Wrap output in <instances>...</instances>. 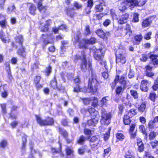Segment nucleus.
<instances>
[{"mask_svg": "<svg viewBox=\"0 0 158 158\" xmlns=\"http://www.w3.org/2000/svg\"><path fill=\"white\" fill-rule=\"evenodd\" d=\"M122 71L119 70L117 71V73L114 81L110 84V85L112 90L115 88L118 82L120 84H125V80L126 79V73L123 74L120 77L119 75L121 73Z\"/></svg>", "mask_w": 158, "mask_h": 158, "instance_id": "obj_5", "label": "nucleus"}, {"mask_svg": "<svg viewBox=\"0 0 158 158\" xmlns=\"http://www.w3.org/2000/svg\"><path fill=\"white\" fill-rule=\"evenodd\" d=\"M87 5L86 7L89 8V10L87 11V8L85 9V13L89 14L91 12V9L93 7L94 5L93 1V0H87Z\"/></svg>", "mask_w": 158, "mask_h": 158, "instance_id": "obj_36", "label": "nucleus"}, {"mask_svg": "<svg viewBox=\"0 0 158 158\" xmlns=\"http://www.w3.org/2000/svg\"><path fill=\"white\" fill-rule=\"evenodd\" d=\"M73 6L77 10L81 9L82 7V5L77 1H75L73 3Z\"/></svg>", "mask_w": 158, "mask_h": 158, "instance_id": "obj_60", "label": "nucleus"}, {"mask_svg": "<svg viewBox=\"0 0 158 158\" xmlns=\"http://www.w3.org/2000/svg\"><path fill=\"white\" fill-rule=\"evenodd\" d=\"M69 123L68 119L66 118L62 119L61 122V124L64 127H69Z\"/></svg>", "mask_w": 158, "mask_h": 158, "instance_id": "obj_62", "label": "nucleus"}, {"mask_svg": "<svg viewBox=\"0 0 158 158\" xmlns=\"http://www.w3.org/2000/svg\"><path fill=\"white\" fill-rule=\"evenodd\" d=\"M102 49L94 48L93 49L92 52L93 53V56L94 59L99 61V60L103 59L104 55L102 52Z\"/></svg>", "mask_w": 158, "mask_h": 158, "instance_id": "obj_17", "label": "nucleus"}, {"mask_svg": "<svg viewBox=\"0 0 158 158\" xmlns=\"http://www.w3.org/2000/svg\"><path fill=\"white\" fill-rule=\"evenodd\" d=\"M66 155V156L73 155L74 153V151L71 147H67L65 149Z\"/></svg>", "mask_w": 158, "mask_h": 158, "instance_id": "obj_46", "label": "nucleus"}, {"mask_svg": "<svg viewBox=\"0 0 158 158\" xmlns=\"http://www.w3.org/2000/svg\"><path fill=\"white\" fill-rule=\"evenodd\" d=\"M118 10L122 13L124 12L125 10L127 9L126 5L124 2H122L118 7Z\"/></svg>", "mask_w": 158, "mask_h": 158, "instance_id": "obj_53", "label": "nucleus"}, {"mask_svg": "<svg viewBox=\"0 0 158 158\" xmlns=\"http://www.w3.org/2000/svg\"><path fill=\"white\" fill-rule=\"evenodd\" d=\"M73 81L74 83L75 84L73 88V91L76 92L80 91L82 88L80 85L81 82L80 77L79 76H76L73 79Z\"/></svg>", "mask_w": 158, "mask_h": 158, "instance_id": "obj_18", "label": "nucleus"}, {"mask_svg": "<svg viewBox=\"0 0 158 158\" xmlns=\"http://www.w3.org/2000/svg\"><path fill=\"white\" fill-rule=\"evenodd\" d=\"M126 54L125 48L122 45L120 46L118 48V53L115 54L116 63L120 64H125L127 61Z\"/></svg>", "mask_w": 158, "mask_h": 158, "instance_id": "obj_4", "label": "nucleus"}, {"mask_svg": "<svg viewBox=\"0 0 158 158\" xmlns=\"http://www.w3.org/2000/svg\"><path fill=\"white\" fill-rule=\"evenodd\" d=\"M86 146V145H85L77 149V151L78 154L80 155H83L85 152V147Z\"/></svg>", "mask_w": 158, "mask_h": 158, "instance_id": "obj_57", "label": "nucleus"}, {"mask_svg": "<svg viewBox=\"0 0 158 158\" xmlns=\"http://www.w3.org/2000/svg\"><path fill=\"white\" fill-rule=\"evenodd\" d=\"M139 14L137 12L134 13L133 14V18L131 22L134 23H138L139 21Z\"/></svg>", "mask_w": 158, "mask_h": 158, "instance_id": "obj_48", "label": "nucleus"}, {"mask_svg": "<svg viewBox=\"0 0 158 158\" xmlns=\"http://www.w3.org/2000/svg\"><path fill=\"white\" fill-rule=\"evenodd\" d=\"M87 44H93L97 42V40L94 37H91L89 39H86Z\"/></svg>", "mask_w": 158, "mask_h": 158, "instance_id": "obj_49", "label": "nucleus"}, {"mask_svg": "<svg viewBox=\"0 0 158 158\" xmlns=\"http://www.w3.org/2000/svg\"><path fill=\"white\" fill-rule=\"evenodd\" d=\"M143 39V36L141 33L135 35L133 37V39L132 41L134 45H139L142 42Z\"/></svg>", "mask_w": 158, "mask_h": 158, "instance_id": "obj_20", "label": "nucleus"}, {"mask_svg": "<svg viewBox=\"0 0 158 158\" xmlns=\"http://www.w3.org/2000/svg\"><path fill=\"white\" fill-rule=\"evenodd\" d=\"M131 116L127 114H125L123 118V123L125 125H129L131 122Z\"/></svg>", "mask_w": 158, "mask_h": 158, "instance_id": "obj_33", "label": "nucleus"}, {"mask_svg": "<svg viewBox=\"0 0 158 158\" xmlns=\"http://www.w3.org/2000/svg\"><path fill=\"white\" fill-rule=\"evenodd\" d=\"M152 35V31H148L143 36V38L146 40H149L151 39Z\"/></svg>", "mask_w": 158, "mask_h": 158, "instance_id": "obj_61", "label": "nucleus"}, {"mask_svg": "<svg viewBox=\"0 0 158 158\" xmlns=\"http://www.w3.org/2000/svg\"><path fill=\"white\" fill-rule=\"evenodd\" d=\"M19 124L18 121L15 120L11 122L10 124V125L12 129H14Z\"/></svg>", "mask_w": 158, "mask_h": 158, "instance_id": "obj_64", "label": "nucleus"}, {"mask_svg": "<svg viewBox=\"0 0 158 158\" xmlns=\"http://www.w3.org/2000/svg\"><path fill=\"white\" fill-rule=\"evenodd\" d=\"M148 81L147 80H142L141 82L140 88V89L143 92H147L149 90Z\"/></svg>", "mask_w": 158, "mask_h": 158, "instance_id": "obj_21", "label": "nucleus"}, {"mask_svg": "<svg viewBox=\"0 0 158 158\" xmlns=\"http://www.w3.org/2000/svg\"><path fill=\"white\" fill-rule=\"evenodd\" d=\"M87 138L85 136L83 135H81L77 139L76 143L78 144L82 145L84 144Z\"/></svg>", "mask_w": 158, "mask_h": 158, "instance_id": "obj_35", "label": "nucleus"}, {"mask_svg": "<svg viewBox=\"0 0 158 158\" xmlns=\"http://www.w3.org/2000/svg\"><path fill=\"white\" fill-rule=\"evenodd\" d=\"M158 134V133L154 131H151L149 135V139L150 140L154 139Z\"/></svg>", "mask_w": 158, "mask_h": 158, "instance_id": "obj_52", "label": "nucleus"}, {"mask_svg": "<svg viewBox=\"0 0 158 158\" xmlns=\"http://www.w3.org/2000/svg\"><path fill=\"white\" fill-rule=\"evenodd\" d=\"M64 11L68 16L73 19L74 18L76 14V13L74 11V8L73 7H65Z\"/></svg>", "mask_w": 158, "mask_h": 158, "instance_id": "obj_22", "label": "nucleus"}, {"mask_svg": "<svg viewBox=\"0 0 158 158\" xmlns=\"http://www.w3.org/2000/svg\"><path fill=\"white\" fill-rule=\"evenodd\" d=\"M91 34V31L90 29V26L89 25L85 26V28L84 34L85 36H87Z\"/></svg>", "mask_w": 158, "mask_h": 158, "instance_id": "obj_51", "label": "nucleus"}, {"mask_svg": "<svg viewBox=\"0 0 158 158\" xmlns=\"http://www.w3.org/2000/svg\"><path fill=\"white\" fill-rule=\"evenodd\" d=\"M146 103L145 102H142L139 106L137 109L139 112L141 113L145 112L146 111Z\"/></svg>", "mask_w": 158, "mask_h": 158, "instance_id": "obj_32", "label": "nucleus"}, {"mask_svg": "<svg viewBox=\"0 0 158 158\" xmlns=\"http://www.w3.org/2000/svg\"><path fill=\"white\" fill-rule=\"evenodd\" d=\"M117 30L120 33L121 36L124 35L131 37L132 35V31L131 25L128 23H127L125 27L123 26H118Z\"/></svg>", "mask_w": 158, "mask_h": 158, "instance_id": "obj_8", "label": "nucleus"}, {"mask_svg": "<svg viewBox=\"0 0 158 158\" xmlns=\"http://www.w3.org/2000/svg\"><path fill=\"white\" fill-rule=\"evenodd\" d=\"M29 4H30L28 7L29 13L33 15H35L36 10V8L35 5L31 3H29Z\"/></svg>", "mask_w": 158, "mask_h": 158, "instance_id": "obj_34", "label": "nucleus"}, {"mask_svg": "<svg viewBox=\"0 0 158 158\" xmlns=\"http://www.w3.org/2000/svg\"><path fill=\"white\" fill-rule=\"evenodd\" d=\"M131 95L135 99H138L139 98V94L137 92L133 89H131L130 91Z\"/></svg>", "mask_w": 158, "mask_h": 158, "instance_id": "obj_50", "label": "nucleus"}, {"mask_svg": "<svg viewBox=\"0 0 158 158\" xmlns=\"http://www.w3.org/2000/svg\"><path fill=\"white\" fill-rule=\"evenodd\" d=\"M95 32L98 37L103 40H107L110 35V31H106L105 32L101 28L96 30Z\"/></svg>", "mask_w": 158, "mask_h": 158, "instance_id": "obj_16", "label": "nucleus"}, {"mask_svg": "<svg viewBox=\"0 0 158 158\" xmlns=\"http://www.w3.org/2000/svg\"><path fill=\"white\" fill-rule=\"evenodd\" d=\"M137 144L138 152L140 153L143 152L144 150V145L140 138H138L137 139Z\"/></svg>", "mask_w": 158, "mask_h": 158, "instance_id": "obj_28", "label": "nucleus"}, {"mask_svg": "<svg viewBox=\"0 0 158 158\" xmlns=\"http://www.w3.org/2000/svg\"><path fill=\"white\" fill-rule=\"evenodd\" d=\"M106 6L107 5L98 4L95 5L94 9L96 13L102 12L103 11L104 9L103 6Z\"/></svg>", "mask_w": 158, "mask_h": 158, "instance_id": "obj_31", "label": "nucleus"}, {"mask_svg": "<svg viewBox=\"0 0 158 158\" xmlns=\"http://www.w3.org/2000/svg\"><path fill=\"white\" fill-rule=\"evenodd\" d=\"M0 39L4 43H9L10 41V38L7 40L6 39V37H5V34L3 32L0 33Z\"/></svg>", "mask_w": 158, "mask_h": 158, "instance_id": "obj_42", "label": "nucleus"}, {"mask_svg": "<svg viewBox=\"0 0 158 158\" xmlns=\"http://www.w3.org/2000/svg\"><path fill=\"white\" fill-rule=\"evenodd\" d=\"M15 41H12L10 43V45L12 48L17 49L18 48L17 44H18L20 47L18 48L17 51V54L24 58H26V52L25 47L23 45L24 42V37L22 34H18L14 37Z\"/></svg>", "mask_w": 158, "mask_h": 158, "instance_id": "obj_2", "label": "nucleus"}, {"mask_svg": "<svg viewBox=\"0 0 158 158\" xmlns=\"http://www.w3.org/2000/svg\"><path fill=\"white\" fill-rule=\"evenodd\" d=\"M79 60H81L80 64V69L83 72H86L88 70L89 72L91 71V77L89 78L88 82V89L89 92L93 94H98L99 89L100 85L98 80V77L96 74L93 73L92 61L91 60H87L85 52L83 50L81 51V55L75 54L74 56L73 60L75 62H77Z\"/></svg>", "mask_w": 158, "mask_h": 158, "instance_id": "obj_1", "label": "nucleus"}, {"mask_svg": "<svg viewBox=\"0 0 158 158\" xmlns=\"http://www.w3.org/2000/svg\"><path fill=\"white\" fill-rule=\"evenodd\" d=\"M27 137V136L25 133H23L22 137V146L20 149L22 151H25L26 149Z\"/></svg>", "mask_w": 158, "mask_h": 158, "instance_id": "obj_30", "label": "nucleus"}, {"mask_svg": "<svg viewBox=\"0 0 158 158\" xmlns=\"http://www.w3.org/2000/svg\"><path fill=\"white\" fill-rule=\"evenodd\" d=\"M89 113L91 118L87 120V123L88 126H95L98 120L99 112L92 107L89 106L87 110Z\"/></svg>", "mask_w": 158, "mask_h": 158, "instance_id": "obj_3", "label": "nucleus"}, {"mask_svg": "<svg viewBox=\"0 0 158 158\" xmlns=\"http://www.w3.org/2000/svg\"><path fill=\"white\" fill-rule=\"evenodd\" d=\"M157 97V95L155 91H152L149 94L148 99L153 102H155Z\"/></svg>", "mask_w": 158, "mask_h": 158, "instance_id": "obj_38", "label": "nucleus"}, {"mask_svg": "<svg viewBox=\"0 0 158 158\" xmlns=\"http://www.w3.org/2000/svg\"><path fill=\"white\" fill-rule=\"evenodd\" d=\"M39 63L38 62H34L31 65V71L33 72L35 69H39Z\"/></svg>", "mask_w": 158, "mask_h": 158, "instance_id": "obj_55", "label": "nucleus"}, {"mask_svg": "<svg viewBox=\"0 0 158 158\" xmlns=\"http://www.w3.org/2000/svg\"><path fill=\"white\" fill-rule=\"evenodd\" d=\"M125 1L127 3L130 4L129 7L131 10L135 6H143L146 2L145 0H125Z\"/></svg>", "mask_w": 158, "mask_h": 158, "instance_id": "obj_14", "label": "nucleus"}, {"mask_svg": "<svg viewBox=\"0 0 158 158\" xmlns=\"http://www.w3.org/2000/svg\"><path fill=\"white\" fill-rule=\"evenodd\" d=\"M152 149L156 148H158V141L155 140L154 141H152L150 142Z\"/></svg>", "mask_w": 158, "mask_h": 158, "instance_id": "obj_59", "label": "nucleus"}, {"mask_svg": "<svg viewBox=\"0 0 158 158\" xmlns=\"http://www.w3.org/2000/svg\"><path fill=\"white\" fill-rule=\"evenodd\" d=\"M149 55V57L151 60V61L153 64L154 65H158V55L157 54H154L152 53V52H150L148 54Z\"/></svg>", "mask_w": 158, "mask_h": 158, "instance_id": "obj_27", "label": "nucleus"}, {"mask_svg": "<svg viewBox=\"0 0 158 158\" xmlns=\"http://www.w3.org/2000/svg\"><path fill=\"white\" fill-rule=\"evenodd\" d=\"M82 101L84 104L88 105L91 101V97L90 98H84L81 99Z\"/></svg>", "mask_w": 158, "mask_h": 158, "instance_id": "obj_63", "label": "nucleus"}, {"mask_svg": "<svg viewBox=\"0 0 158 158\" xmlns=\"http://www.w3.org/2000/svg\"><path fill=\"white\" fill-rule=\"evenodd\" d=\"M58 131L60 135L64 138H67L68 137V132L64 128L59 127H58Z\"/></svg>", "mask_w": 158, "mask_h": 158, "instance_id": "obj_37", "label": "nucleus"}, {"mask_svg": "<svg viewBox=\"0 0 158 158\" xmlns=\"http://www.w3.org/2000/svg\"><path fill=\"white\" fill-rule=\"evenodd\" d=\"M156 15H151L143 19L141 22V26L143 28L150 27L152 22L156 19Z\"/></svg>", "mask_w": 158, "mask_h": 158, "instance_id": "obj_13", "label": "nucleus"}, {"mask_svg": "<svg viewBox=\"0 0 158 158\" xmlns=\"http://www.w3.org/2000/svg\"><path fill=\"white\" fill-rule=\"evenodd\" d=\"M127 81L125 80V84H120L123 85L118 86L115 90V95L118 96H121L124 92L125 89L127 86Z\"/></svg>", "mask_w": 158, "mask_h": 158, "instance_id": "obj_19", "label": "nucleus"}, {"mask_svg": "<svg viewBox=\"0 0 158 158\" xmlns=\"http://www.w3.org/2000/svg\"><path fill=\"white\" fill-rule=\"evenodd\" d=\"M8 143L7 140L5 139L2 140L0 141V148H5L7 146Z\"/></svg>", "mask_w": 158, "mask_h": 158, "instance_id": "obj_56", "label": "nucleus"}, {"mask_svg": "<svg viewBox=\"0 0 158 158\" xmlns=\"http://www.w3.org/2000/svg\"><path fill=\"white\" fill-rule=\"evenodd\" d=\"M127 113L128 114L130 113V116L131 117H132L137 114V112L135 109L132 108L128 111Z\"/></svg>", "mask_w": 158, "mask_h": 158, "instance_id": "obj_54", "label": "nucleus"}, {"mask_svg": "<svg viewBox=\"0 0 158 158\" xmlns=\"http://www.w3.org/2000/svg\"><path fill=\"white\" fill-rule=\"evenodd\" d=\"M40 40L42 41L43 47H44L48 44H52L54 43V36L51 33L43 34L40 36Z\"/></svg>", "mask_w": 158, "mask_h": 158, "instance_id": "obj_10", "label": "nucleus"}, {"mask_svg": "<svg viewBox=\"0 0 158 158\" xmlns=\"http://www.w3.org/2000/svg\"><path fill=\"white\" fill-rule=\"evenodd\" d=\"M41 77L39 75H36L33 80V84L37 90H39L43 87V84L40 83Z\"/></svg>", "mask_w": 158, "mask_h": 158, "instance_id": "obj_15", "label": "nucleus"}, {"mask_svg": "<svg viewBox=\"0 0 158 158\" xmlns=\"http://www.w3.org/2000/svg\"><path fill=\"white\" fill-rule=\"evenodd\" d=\"M153 67L149 64L145 67L144 73L145 76L148 77L152 78L155 75V73L152 71Z\"/></svg>", "mask_w": 158, "mask_h": 158, "instance_id": "obj_23", "label": "nucleus"}, {"mask_svg": "<svg viewBox=\"0 0 158 158\" xmlns=\"http://www.w3.org/2000/svg\"><path fill=\"white\" fill-rule=\"evenodd\" d=\"M104 13L102 12L99 13V14H96L94 15V17L95 18H93V20H101L102 18L104 16Z\"/></svg>", "mask_w": 158, "mask_h": 158, "instance_id": "obj_47", "label": "nucleus"}, {"mask_svg": "<svg viewBox=\"0 0 158 158\" xmlns=\"http://www.w3.org/2000/svg\"><path fill=\"white\" fill-rule=\"evenodd\" d=\"M101 123L102 124L109 125L110 123V121L112 118L111 113H108L105 109H103L101 110Z\"/></svg>", "mask_w": 158, "mask_h": 158, "instance_id": "obj_9", "label": "nucleus"}, {"mask_svg": "<svg viewBox=\"0 0 158 158\" xmlns=\"http://www.w3.org/2000/svg\"><path fill=\"white\" fill-rule=\"evenodd\" d=\"M151 88L153 91H158V77L154 80Z\"/></svg>", "mask_w": 158, "mask_h": 158, "instance_id": "obj_41", "label": "nucleus"}, {"mask_svg": "<svg viewBox=\"0 0 158 158\" xmlns=\"http://www.w3.org/2000/svg\"><path fill=\"white\" fill-rule=\"evenodd\" d=\"M7 22L6 18L0 20V26L3 29L6 28L7 25Z\"/></svg>", "mask_w": 158, "mask_h": 158, "instance_id": "obj_58", "label": "nucleus"}, {"mask_svg": "<svg viewBox=\"0 0 158 158\" xmlns=\"http://www.w3.org/2000/svg\"><path fill=\"white\" fill-rule=\"evenodd\" d=\"M49 86L53 89H57L58 91L63 92L65 90L64 87L60 84L59 86L57 85V82L56 77L54 76L53 78L49 82Z\"/></svg>", "mask_w": 158, "mask_h": 158, "instance_id": "obj_12", "label": "nucleus"}, {"mask_svg": "<svg viewBox=\"0 0 158 158\" xmlns=\"http://www.w3.org/2000/svg\"><path fill=\"white\" fill-rule=\"evenodd\" d=\"M62 146L60 143L59 144L58 148H52L51 149L52 153L53 154H58L61 152Z\"/></svg>", "mask_w": 158, "mask_h": 158, "instance_id": "obj_43", "label": "nucleus"}, {"mask_svg": "<svg viewBox=\"0 0 158 158\" xmlns=\"http://www.w3.org/2000/svg\"><path fill=\"white\" fill-rule=\"evenodd\" d=\"M115 136L117 141H122L125 138L124 132L123 130H118L115 134Z\"/></svg>", "mask_w": 158, "mask_h": 158, "instance_id": "obj_29", "label": "nucleus"}, {"mask_svg": "<svg viewBox=\"0 0 158 158\" xmlns=\"http://www.w3.org/2000/svg\"><path fill=\"white\" fill-rule=\"evenodd\" d=\"M52 72V67L50 65H48L46 67L44 73H45L46 76L48 77Z\"/></svg>", "mask_w": 158, "mask_h": 158, "instance_id": "obj_45", "label": "nucleus"}, {"mask_svg": "<svg viewBox=\"0 0 158 158\" xmlns=\"http://www.w3.org/2000/svg\"><path fill=\"white\" fill-rule=\"evenodd\" d=\"M129 16V14L127 13L122 15L121 17L117 21L118 23V24L122 25L127 23Z\"/></svg>", "mask_w": 158, "mask_h": 158, "instance_id": "obj_24", "label": "nucleus"}, {"mask_svg": "<svg viewBox=\"0 0 158 158\" xmlns=\"http://www.w3.org/2000/svg\"><path fill=\"white\" fill-rule=\"evenodd\" d=\"M52 23V20L51 19H48L46 20L45 24L40 27V31L42 32H47L49 30V27L50 26V24Z\"/></svg>", "mask_w": 158, "mask_h": 158, "instance_id": "obj_26", "label": "nucleus"}, {"mask_svg": "<svg viewBox=\"0 0 158 158\" xmlns=\"http://www.w3.org/2000/svg\"><path fill=\"white\" fill-rule=\"evenodd\" d=\"M136 126L135 123H132L128 129V132L130 135V138L131 139H135L136 135V131L134 132Z\"/></svg>", "mask_w": 158, "mask_h": 158, "instance_id": "obj_25", "label": "nucleus"}, {"mask_svg": "<svg viewBox=\"0 0 158 158\" xmlns=\"http://www.w3.org/2000/svg\"><path fill=\"white\" fill-rule=\"evenodd\" d=\"M81 33L80 32L77 35L76 37L75 38L73 41V44L74 45H78V47L81 49H85L87 48L86 39L81 38Z\"/></svg>", "mask_w": 158, "mask_h": 158, "instance_id": "obj_7", "label": "nucleus"}, {"mask_svg": "<svg viewBox=\"0 0 158 158\" xmlns=\"http://www.w3.org/2000/svg\"><path fill=\"white\" fill-rule=\"evenodd\" d=\"M139 128L143 134L144 135V139H147L148 138V134L146 129L145 128L144 125H141L139 126Z\"/></svg>", "mask_w": 158, "mask_h": 158, "instance_id": "obj_40", "label": "nucleus"}, {"mask_svg": "<svg viewBox=\"0 0 158 158\" xmlns=\"http://www.w3.org/2000/svg\"><path fill=\"white\" fill-rule=\"evenodd\" d=\"M91 101H92L91 103V107H97L98 105V99L96 97H91Z\"/></svg>", "mask_w": 158, "mask_h": 158, "instance_id": "obj_44", "label": "nucleus"}, {"mask_svg": "<svg viewBox=\"0 0 158 158\" xmlns=\"http://www.w3.org/2000/svg\"><path fill=\"white\" fill-rule=\"evenodd\" d=\"M124 157L125 158H135V154L131 150H128L125 152Z\"/></svg>", "mask_w": 158, "mask_h": 158, "instance_id": "obj_39", "label": "nucleus"}, {"mask_svg": "<svg viewBox=\"0 0 158 158\" xmlns=\"http://www.w3.org/2000/svg\"><path fill=\"white\" fill-rule=\"evenodd\" d=\"M100 136L96 135L92 137L89 141L90 145L92 149H97L102 143Z\"/></svg>", "mask_w": 158, "mask_h": 158, "instance_id": "obj_11", "label": "nucleus"}, {"mask_svg": "<svg viewBox=\"0 0 158 158\" xmlns=\"http://www.w3.org/2000/svg\"><path fill=\"white\" fill-rule=\"evenodd\" d=\"M35 116L37 123L40 126H51L54 124V120L52 117L48 116L45 119H43L40 116L37 115Z\"/></svg>", "mask_w": 158, "mask_h": 158, "instance_id": "obj_6", "label": "nucleus"}]
</instances>
